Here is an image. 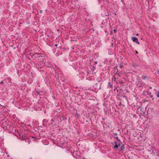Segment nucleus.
<instances>
[{
    "label": "nucleus",
    "instance_id": "obj_1",
    "mask_svg": "<svg viewBox=\"0 0 159 159\" xmlns=\"http://www.w3.org/2000/svg\"><path fill=\"white\" fill-rule=\"evenodd\" d=\"M132 39L134 42L138 44H139V42H138V39L137 38L135 37H132Z\"/></svg>",
    "mask_w": 159,
    "mask_h": 159
},
{
    "label": "nucleus",
    "instance_id": "obj_2",
    "mask_svg": "<svg viewBox=\"0 0 159 159\" xmlns=\"http://www.w3.org/2000/svg\"><path fill=\"white\" fill-rule=\"evenodd\" d=\"M120 146V144H116L114 147L115 148H116L117 149L119 147V146Z\"/></svg>",
    "mask_w": 159,
    "mask_h": 159
},
{
    "label": "nucleus",
    "instance_id": "obj_3",
    "mask_svg": "<svg viewBox=\"0 0 159 159\" xmlns=\"http://www.w3.org/2000/svg\"><path fill=\"white\" fill-rule=\"evenodd\" d=\"M147 76L143 75L142 76V78L143 80H145L147 78Z\"/></svg>",
    "mask_w": 159,
    "mask_h": 159
},
{
    "label": "nucleus",
    "instance_id": "obj_4",
    "mask_svg": "<svg viewBox=\"0 0 159 159\" xmlns=\"http://www.w3.org/2000/svg\"><path fill=\"white\" fill-rule=\"evenodd\" d=\"M108 87H110V88H111L112 87V86L111 85V83L110 82H108Z\"/></svg>",
    "mask_w": 159,
    "mask_h": 159
},
{
    "label": "nucleus",
    "instance_id": "obj_5",
    "mask_svg": "<svg viewBox=\"0 0 159 159\" xmlns=\"http://www.w3.org/2000/svg\"><path fill=\"white\" fill-rule=\"evenodd\" d=\"M157 96V97H159V91H158L157 93H156Z\"/></svg>",
    "mask_w": 159,
    "mask_h": 159
},
{
    "label": "nucleus",
    "instance_id": "obj_6",
    "mask_svg": "<svg viewBox=\"0 0 159 159\" xmlns=\"http://www.w3.org/2000/svg\"><path fill=\"white\" fill-rule=\"evenodd\" d=\"M151 92L149 93V95H150V97L151 98H152L153 97V96L152 95H151Z\"/></svg>",
    "mask_w": 159,
    "mask_h": 159
},
{
    "label": "nucleus",
    "instance_id": "obj_7",
    "mask_svg": "<svg viewBox=\"0 0 159 159\" xmlns=\"http://www.w3.org/2000/svg\"><path fill=\"white\" fill-rule=\"evenodd\" d=\"M116 139H117L118 140V141H120V140H119V139H118V137H116V138H115Z\"/></svg>",
    "mask_w": 159,
    "mask_h": 159
},
{
    "label": "nucleus",
    "instance_id": "obj_8",
    "mask_svg": "<svg viewBox=\"0 0 159 159\" xmlns=\"http://www.w3.org/2000/svg\"><path fill=\"white\" fill-rule=\"evenodd\" d=\"M113 31L114 33H115L116 32V29H114L113 30Z\"/></svg>",
    "mask_w": 159,
    "mask_h": 159
},
{
    "label": "nucleus",
    "instance_id": "obj_9",
    "mask_svg": "<svg viewBox=\"0 0 159 159\" xmlns=\"http://www.w3.org/2000/svg\"><path fill=\"white\" fill-rule=\"evenodd\" d=\"M3 83H4L3 82V81H2L0 82V84H3Z\"/></svg>",
    "mask_w": 159,
    "mask_h": 159
},
{
    "label": "nucleus",
    "instance_id": "obj_10",
    "mask_svg": "<svg viewBox=\"0 0 159 159\" xmlns=\"http://www.w3.org/2000/svg\"><path fill=\"white\" fill-rule=\"evenodd\" d=\"M45 119L43 120V123L45 121Z\"/></svg>",
    "mask_w": 159,
    "mask_h": 159
},
{
    "label": "nucleus",
    "instance_id": "obj_11",
    "mask_svg": "<svg viewBox=\"0 0 159 159\" xmlns=\"http://www.w3.org/2000/svg\"><path fill=\"white\" fill-rule=\"evenodd\" d=\"M120 67L121 68L123 66L122 65H121L120 64Z\"/></svg>",
    "mask_w": 159,
    "mask_h": 159
},
{
    "label": "nucleus",
    "instance_id": "obj_12",
    "mask_svg": "<svg viewBox=\"0 0 159 159\" xmlns=\"http://www.w3.org/2000/svg\"><path fill=\"white\" fill-rule=\"evenodd\" d=\"M114 134L116 135H117V134L116 133H114Z\"/></svg>",
    "mask_w": 159,
    "mask_h": 159
},
{
    "label": "nucleus",
    "instance_id": "obj_13",
    "mask_svg": "<svg viewBox=\"0 0 159 159\" xmlns=\"http://www.w3.org/2000/svg\"><path fill=\"white\" fill-rule=\"evenodd\" d=\"M55 46H56V47H57V44H56L55 45Z\"/></svg>",
    "mask_w": 159,
    "mask_h": 159
},
{
    "label": "nucleus",
    "instance_id": "obj_14",
    "mask_svg": "<svg viewBox=\"0 0 159 159\" xmlns=\"http://www.w3.org/2000/svg\"><path fill=\"white\" fill-rule=\"evenodd\" d=\"M149 88L150 89H152V87L151 86H150Z\"/></svg>",
    "mask_w": 159,
    "mask_h": 159
},
{
    "label": "nucleus",
    "instance_id": "obj_15",
    "mask_svg": "<svg viewBox=\"0 0 159 159\" xmlns=\"http://www.w3.org/2000/svg\"><path fill=\"white\" fill-rule=\"evenodd\" d=\"M116 79V78H115L114 81H115V80Z\"/></svg>",
    "mask_w": 159,
    "mask_h": 159
},
{
    "label": "nucleus",
    "instance_id": "obj_16",
    "mask_svg": "<svg viewBox=\"0 0 159 159\" xmlns=\"http://www.w3.org/2000/svg\"><path fill=\"white\" fill-rule=\"evenodd\" d=\"M136 54H138V52L137 51H136Z\"/></svg>",
    "mask_w": 159,
    "mask_h": 159
},
{
    "label": "nucleus",
    "instance_id": "obj_17",
    "mask_svg": "<svg viewBox=\"0 0 159 159\" xmlns=\"http://www.w3.org/2000/svg\"><path fill=\"white\" fill-rule=\"evenodd\" d=\"M158 73H159V70H158Z\"/></svg>",
    "mask_w": 159,
    "mask_h": 159
},
{
    "label": "nucleus",
    "instance_id": "obj_18",
    "mask_svg": "<svg viewBox=\"0 0 159 159\" xmlns=\"http://www.w3.org/2000/svg\"><path fill=\"white\" fill-rule=\"evenodd\" d=\"M40 12H42V10H41V11H40Z\"/></svg>",
    "mask_w": 159,
    "mask_h": 159
},
{
    "label": "nucleus",
    "instance_id": "obj_19",
    "mask_svg": "<svg viewBox=\"0 0 159 159\" xmlns=\"http://www.w3.org/2000/svg\"><path fill=\"white\" fill-rule=\"evenodd\" d=\"M136 35H139V34H136Z\"/></svg>",
    "mask_w": 159,
    "mask_h": 159
},
{
    "label": "nucleus",
    "instance_id": "obj_20",
    "mask_svg": "<svg viewBox=\"0 0 159 159\" xmlns=\"http://www.w3.org/2000/svg\"><path fill=\"white\" fill-rule=\"evenodd\" d=\"M28 125V126H30V125Z\"/></svg>",
    "mask_w": 159,
    "mask_h": 159
}]
</instances>
